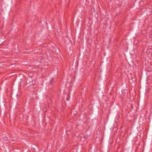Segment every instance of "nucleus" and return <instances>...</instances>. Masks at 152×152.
Wrapping results in <instances>:
<instances>
[{
  "mask_svg": "<svg viewBox=\"0 0 152 152\" xmlns=\"http://www.w3.org/2000/svg\"><path fill=\"white\" fill-rule=\"evenodd\" d=\"M8 139V138L7 137H4V140H7Z\"/></svg>",
  "mask_w": 152,
  "mask_h": 152,
  "instance_id": "5",
  "label": "nucleus"
},
{
  "mask_svg": "<svg viewBox=\"0 0 152 152\" xmlns=\"http://www.w3.org/2000/svg\"><path fill=\"white\" fill-rule=\"evenodd\" d=\"M26 83L27 84H28L29 86L32 85L33 84L35 83V81L33 80H32L31 78L28 79Z\"/></svg>",
  "mask_w": 152,
  "mask_h": 152,
  "instance_id": "1",
  "label": "nucleus"
},
{
  "mask_svg": "<svg viewBox=\"0 0 152 152\" xmlns=\"http://www.w3.org/2000/svg\"><path fill=\"white\" fill-rule=\"evenodd\" d=\"M53 80H54V78H52L51 79V80H50V83L53 84Z\"/></svg>",
  "mask_w": 152,
  "mask_h": 152,
  "instance_id": "2",
  "label": "nucleus"
},
{
  "mask_svg": "<svg viewBox=\"0 0 152 152\" xmlns=\"http://www.w3.org/2000/svg\"><path fill=\"white\" fill-rule=\"evenodd\" d=\"M66 100H67L69 101V99L67 98V99H66Z\"/></svg>",
  "mask_w": 152,
  "mask_h": 152,
  "instance_id": "6",
  "label": "nucleus"
},
{
  "mask_svg": "<svg viewBox=\"0 0 152 152\" xmlns=\"http://www.w3.org/2000/svg\"><path fill=\"white\" fill-rule=\"evenodd\" d=\"M94 9H95V8L94 7V10H95Z\"/></svg>",
  "mask_w": 152,
  "mask_h": 152,
  "instance_id": "7",
  "label": "nucleus"
},
{
  "mask_svg": "<svg viewBox=\"0 0 152 152\" xmlns=\"http://www.w3.org/2000/svg\"><path fill=\"white\" fill-rule=\"evenodd\" d=\"M135 80V78H132L131 79V82H133V81H134Z\"/></svg>",
  "mask_w": 152,
  "mask_h": 152,
  "instance_id": "4",
  "label": "nucleus"
},
{
  "mask_svg": "<svg viewBox=\"0 0 152 152\" xmlns=\"http://www.w3.org/2000/svg\"><path fill=\"white\" fill-rule=\"evenodd\" d=\"M89 136V135L88 134H86V135H85L83 136V138H86L88 137Z\"/></svg>",
  "mask_w": 152,
  "mask_h": 152,
  "instance_id": "3",
  "label": "nucleus"
}]
</instances>
